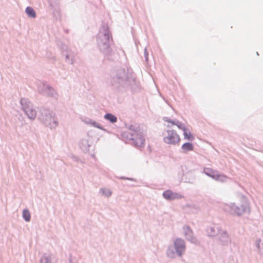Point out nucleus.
I'll list each match as a JSON object with an SVG mask.
<instances>
[{"label": "nucleus", "mask_w": 263, "mask_h": 263, "mask_svg": "<svg viewBox=\"0 0 263 263\" xmlns=\"http://www.w3.org/2000/svg\"><path fill=\"white\" fill-rule=\"evenodd\" d=\"M167 135L164 137L163 141L168 144L176 145L179 144L181 139L180 136L175 130H167Z\"/></svg>", "instance_id": "1"}, {"label": "nucleus", "mask_w": 263, "mask_h": 263, "mask_svg": "<svg viewBox=\"0 0 263 263\" xmlns=\"http://www.w3.org/2000/svg\"><path fill=\"white\" fill-rule=\"evenodd\" d=\"M26 100L25 99H22L21 100V104L23 106V109L24 111H25L26 115L28 116V117L31 119H33L35 118L36 115V112L33 109L30 105H26L25 106V104H26Z\"/></svg>", "instance_id": "2"}, {"label": "nucleus", "mask_w": 263, "mask_h": 263, "mask_svg": "<svg viewBox=\"0 0 263 263\" xmlns=\"http://www.w3.org/2000/svg\"><path fill=\"white\" fill-rule=\"evenodd\" d=\"M205 174L213 178L216 180L221 182H224L227 180V177L223 175H219L212 170L206 169Z\"/></svg>", "instance_id": "3"}, {"label": "nucleus", "mask_w": 263, "mask_h": 263, "mask_svg": "<svg viewBox=\"0 0 263 263\" xmlns=\"http://www.w3.org/2000/svg\"><path fill=\"white\" fill-rule=\"evenodd\" d=\"M174 246L177 253L179 256L181 255L185 250L184 240L181 239H176L174 241Z\"/></svg>", "instance_id": "4"}, {"label": "nucleus", "mask_w": 263, "mask_h": 263, "mask_svg": "<svg viewBox=\"0 0 263 263\" xmlns=\"http://www.w3.org/2000/svg\"><path fill=\"white\" fill-rule=\"evenodd\" d=\"M163 197L167 200H174L177 199H180L183 197V196L177 193H174L172 191L167 190L165 191L163 193Z\"/></svg>", "instance_id": "5"}, {"label": "nucleus", "mask_w": 263, "mask_h": 263, "mask_svg": "<svg viewBox=\"0 0 263 263\" xmlns=\"http://www.w3.org/2000/svg\"><path fill=\"white\" fill-rule=\"evenodd\" d=\"M132 140L135 145L138 147L143 146L145 143V139L140 134L133 135Z\"/></svg>", "instance_id": "6"}, {"label": "nucleus", "mask_w": 263, "mask_h": 263, "mask_svg": "<svg viewBox=\"0 0 263 263\" xmlns=\"http://www.w3.org/2000/svg\"><path fill=\"white\" fill-rule=\"evenodd\" d=\"M184 139L187 141H193L195 139L194 136L191 131L186 127L183 130Z\"/></svg>", "instance_id": "7"}, {"label": "nucleus", "mask_w": 263, "mask_h": 263, "mask_svg": "<svg viewBox=\"0 0 263 263\" xmlns=\"http://www.w3.org/2000/svg\"><path fill=\"white\" fill-rule=\"evenodd\" d=\"M181 149L184 153H187L189 151L194 150V145L191 143L186 142L182 144Z\"/></svg>", "instance_id": "8"}, {"label": "nucleus", "mask_w": 263, "mask_h": 263, "mask_svg": "<svg viewBox=\"0 0 263 263\" xmlns=\"http://www.w3.org/2000/svg\"><path fill=\"white\" fill-rule=\"evenodd\" d=\"M166 121L170 123H171L172 125L177 126L178 128L181 129L182 131L186 128V126L184 124L178 121L175 122L171 120H167Z\"/></svg>", "instance_id": "9"}, {"label": "nucleus", "mask_w": 263, "mask_h": 263, "mask_svg": "<svg viewBox=\"0 0 263 263\" xmlns=\"http://www.w3.org/2000/svg\"><path fill=\"white\" fill-rule=\"evenodd\" d=\"M104 118L106 120L109 121L110 122L112 123L116 122L117 121V117L109 113L106 114L104 116Z\"/></svg>", "instance_id": "10"}, {"label": "nucleus", "mask_w": 263, "mask_h": 263, "mask_svg": "<svg viewBox=\"0 0 263 263\" xmlns=\"http://www.w3.org/2000/svg\"><path fill=\"white\" fill-rule=\"evenodd\" d=\"M26 13L29 17L35 18L36 16L35 12L31 7H27L26 9Z\"/></svg>", "instance_id": "11"}, {"label": "nucleus", "mask_w": 263, "mask_h": 263, "mask_svg": "<svg viewBox=\"0 0 263 263\" xmlns=\"http://www.w3.org/2000/svg\"><path fill=\"white\" fill-rule=\"evenodd\" d=\"M23 217L26 221L30 220V214L27 210H24L23 212Z\"/></svg>", "instance_id": "12"}, {"label": "nucleus", "mask_w": 263, "mask_h": 263, "mask_svg": "<svg viewBox=\"0 0 263 263\" xmlns=\"http://www.w3.org/2000/svg\"><path fill=\"white\" fill-rule=\"evenodd\" d=\"M41 261L42 263H51V258L47 256H44L41 259Z\"/></svg>", "instance_id": "13"}, {"label": "nucleus", "mask_w": 263, "mask_h": 263, "mask_svg": "<svg viewBox=\"0 0 263 263\" xmlns=\"http://www.w3.org/2000/svg\"><path fill=\"white\" fill-rule=\"evenodd\" d=\"M103 193L106 196H110L111 195V192L109 190H103Z\"/></svg>", "instance_id": "14"}, {"label": "nucleus", "mask_w": 263, "mask_h": 263, "mask_svg": "<svg viewBox=\"0 0 263 263\" xmlns=\"http://www.w3.org/2000/svg\"><path fill=\"white\" fill-rule=\"evenodd\" d=\"M105 37L106 38V39H108V35H107V34H105Z\"/></svg>", "instance_id": "15"}]
</instances>
